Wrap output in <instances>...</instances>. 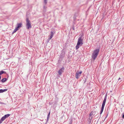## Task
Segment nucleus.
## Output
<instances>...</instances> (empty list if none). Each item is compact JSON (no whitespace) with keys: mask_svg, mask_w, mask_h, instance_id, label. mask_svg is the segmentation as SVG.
I'll list each match as a JSON object with an SVG mask.
<instances>
[{"mask_svg":"<svg viewBox=\"0 0 124 124\" xmlns=\"http://www.w3.org/2000/svg\"><path fill=\"white\" fill-rule=\"evenodd\" d=\"M83 36V34H81L80 35V37L78 39V42L76 46V49H78L79 47V46H81L83 44L82 42L83 38H82Z\"/></svg>","mask_w":124,"mask_h":124,"instance_id":"nucleus-1","label":"nucleus"},{"mask_svg":"<svg viewBox=\"0 0 124 124\" xmlns=\"http://www.w3.org/2000/svg\"><path fill=\"white\" fill-rule=\"evenodd\" d=\"M100 51V49H96L93 51L92 55V58L93 61L95 60L98 56Z\"/></svg>","mask_w":124,"mask_h":124,"instance_id":"nucleus-2","label":"nucleus"},{"mask_svg":"<svg viewBox=\"0 0 124 124\" xmlns=\"http://www.w3.org/2000/svg\"><path fill=\"white\" fill-rule=\"evenodd\" d=\"M107 96V94H106L105 95V96L104 98V100L103 101V103L102 105L101 108L100 112V115L102 113L103 111L105 105V103L106 102V100Z\"/></svg>","mask_w":124,"mask_h":124,"instance_id":"nucleus-3","label":"nucleus"},{"mask_svg":"<svg viewBox=\"0 0 124 124\" xmlns=\"http://www.w3.org/2000/svg\"><path fill=\"white\" fill-rule=\"evenodd\" d=\"M10 115V114H8L5 115L4 116L2 117L0 120V124L2 123L3 121L9 117Z\"/></svg>","mask_w":124,"mask_h":124,"instance_id":"nucleus-4","label":"nucleus"},{"mask_svg":"<svg viewBox=\"0 0 124 124\" xmlns=\"http://www.w3.org/2000/svg\"><path fill=\"white\" fill-rule=\"evenodd\" d=\"M26 27L28 29L30 28L31 27L30 22L28 18H27L26 20Z\"/></svg>","mask_w":124,"mask_h":124,"instance_id":"nucleus-5","label":"nucleus"},{"mask_svg":"<svg viewBox=\"0 0 124 124\" xmlns=\"http://www.w3.org/2000/svg\"><path fill=\"white\" fill-rule=\"evenodd\" d=\"M55 33L54 31H51L50 34L48 36L49 38L47 39L48 42L51 39Z\"/></svg>","mask_w":124,"mask_h":124,"instance_id":"nucleus-6","label":"nucleus"},{"mask_svg":"<svg viewBox=\"0 0 124 124\" xmlns=\"http://www.w3.org/2000/svg\"><path fill=\"white\" fill-rule=\"evenodd\" d=\"M22 24L21 23H17V26L16 27L15 29H14V31H17L19 29L22 27Z\"/></svg>","mask_w":124,"mask_h":124,"instance_id":"nucleus-7","label":"nucleus"},{"mask_svg":"<svg viewBox=\"0 0 124 124\" xmlns=\"http://www.w3.org/2000/svg\"><path fill=\"white\" fill-rule=\"evenodd\" d=\"M82 73V71H81L80 72L77 71L76 74L75 78L76 79H78L79 77L81 76Z\"/></svg>","mask_w":124,"mask_h":124,"instance_id":"nucleus-8","label":"nucleus"},{"mask_svg":"<svg viewBox=\"0 0 124 124\" xmlns=\"http://www.w3.org/2000/svg\"><path fill=\"white\" fill-rule=\"evenodd\" d=\"M64 70V67L60 69L58 71L59 74L60 75H61L62 73L63 72V71Z\"/></svg>","mask_w":124,"mask_h":124,"instance_id":"nucleus-9","label":"nucleus"},{"mask_svg":"<svg viewBox=\"0 0 124 124\" xmlns=\"http://www.w3.org/2000/svg\"><path fill=\"white\" fill-rule=\"evenodd\" d=\"M8 79L6 78H4L3 79H2L1 80L0 82H1L2 83H4L5 82L7 81L8 80Z\"/></svg>","mask_w":124,"mask_h":124,"instance_id":"nucleus-10","label":"nucleus"},{"mask_svg":"<svg viewBox=\"0 0 124 124\" xmlns=\"http://www.w3.org/2000/svg\"><path fill=\"white\" fill-rule=\"evenodd\" d=\"M7 90V89H0V93H2L3 92H5Z\"/></svg>","mask_w":124,"mask_h":124,"instance_id":"nucleus-11","label":"nucleus"},{"mask_svg":"<svg viewBox=\"0 0 124 124\" xmlns=\"http://www.w3.org/2000/svg\"><path fill=\"white\" fill-rule=\"evenodd\" d=\"M6 72L3 70H1L0 71V75H1L3 73H5Z\"/></svg>","mask_w":124,"mask_h":124,"instance_id":"nucleus-12","label":"nucleus"},{"mask_svg":"<svg viewBox=\"0 0 124 124\" xmlns=\"http://www.w3.org/2000/svg\"><path fill=\"white\" fill-rule=\"evenodd\" d=\"M87 120L88 121V123L89 124H90L91 123L92 120L90 119H89V118L87 119Z\"/></svg>","mask_w":124,"mask_h":124,"instance_id":"nucleus-13","label":"nucleus"},{"mask_svg":"<svg viewBox=\"0 0 124 124\" xmlns=\"http://www.w3.org/2000/svg\"><path fill=\"white\" fill-rule=\"evenodd\" d=\"M93 115V112H91L89 114V116H92V115Z\"/></svg>","mask_w":124,"mask_h":124,"instance_id":"nucleus-14","label":"nucleus"},{"mask_svg":"<svg viewBox=\"0 0 124 124\" xmlns=\"http://www.w3.org/2000/svg\"><path fill=\"white\" fill-rule=\"evenodd\" d=\"M93 117V116H89V118L91 120H92V118Z\"/></svg>","mask_w":124,"mask_h":124,"instance_id":"nucleus-15","label":"nucleus"},{"mask_svg":"<svg viewBox=\"0 0 124 124\" xmlns=\"http://www.w3.org/2000/svg\"><path fill=\"white\" fill-rule=\"evenodd\" d=\"M50 114V111L48 114L47 117H49Z\"/></svg>","mask_w":124,"mask_h":124,"instance_id":"nucleus-16","label":"nucleus"},{"mask_svg":"<svg viewBox=\"0 0 124 124\" xmlns=\"http://www.w3.org/2000/svg\"><path fill=\"white\" fill-rule=\"evenodd\" d=\"M47 0H44V3L45 4H46L47 3Z\"/></svg>","mask_w":124,"mask_h":124,"instance_id":"nucleus-17","label":"nucleus"},{"mask_svg":"<svg viewBox=\"0 0 124 124\" xmlns=\"http://www.w3.org/2000/svg\"><path fill=\"white\" fill-rule=\"evenodd\" d=\"M0 104H4V105L6 104L5 103H4L3 102H0Z\"/></svg>","mask_w":124,"mask_h":124,"instance_id":"nucleus-18","label":"nucleus"},{"mask_svg":"<svg viewBox=\"0 0 124 124\" xmlns=\"http://www.w3.org/2000/svg\"><path fill=\"white\" fill-rule=\"evenodd\" d=\"M49 117H47V119H46V123H47V122H48V120H49Z\"/></svg>","mask_w":124,"mask_h":124,"instance_id":"nucleus-19","label":"nucleus"},{"mask_svg":"<svg viewBox=\"0 0 124 124\" xmlns=\"http://www.w3.org/2000/svg\"><path fill=\"white\" fill-rule=\"evenodd\" d=\"M122 118L124 119V114H123L122 116Z\"/></svg>","mask_w":124,"mask_h":124,"instance_id":"nucleus-20","label":"nucleus"},{"mask_svg":"<svg viewBox=\"0 0 124 124\" xmlns=\"http://www.w3.org/2000/svg\"><path fill=\"white\" fill-rule=\"evenodd\" d=\"M72 122V120L71 121H70V123H69V124H71Z\"/></svg>","mask_w":124,"mask_h":124,"instance_id":"nucleus-21","label":"nucleus"},{"mask_svg":"<svg viewBox=\"0 0 124 124\" xmlns=\"http://www.w3.org/2000/svg\"><path fill=\"white\" fill-rule=\"evenodd\" d=\"M86 79H85V80L84 81V83H85L86 82Z\"/></svg>","mask_w":124,"mask_h":124,"instance_id":"nucleus-22","label":"nucleus"},{"mask_svg":"<svg viewBox=\"0 0 124 124\" xmlns=\"http://www.w3.org/2000/svg\"><path fill=\"white\" fill-rule=\"evenodd\" d=\"M16 32V31H13V32L12 33V34H13L14 33H15V32Z\"/></svg>","mask_w":124,"mask_h":124,"instance_id":"nucleus-23","label":"nucleus"},{"mask_svg":"<svg viewBox=\"0 0 124 124\" xmlns=\"http://www.w3.org/2000/svg\"><path fill=\"white\" fill-rule=\"evenodd\" d=\"M121 79L120 78H119L118 79V80L119 81V80H120Z\"/></svg>","mask_w":124,"mask_h":124,"instance_id":"nucleus-24","label":"nucleus"},{"mask_svg":"<svg viewBox=\"0 0 124 124\" xmlns=\"http://www.w3.org/2000/svg\"><path fill=\"white\" fill-rule=\"evenodd\" d=\"M107 116L105 118H106L107 117Z\"/></svg>","mask_w":124,"mask_h":124,"instance_id":"nucleus-25","label":"nucleus"},{"mask_svg":"<svg viewBox=\"0 0 124 124\" xmlns=\"http://www.w3.org/2000/svg\"><path fill=\"white\" fill-rule=\"evenodd\" d=\"M44 8H45V7H44Z\"/></svg>","mask_w":124,"mask_h":124,"instance_id":"nucleus-26","label":"nucleus"},{"mask_svg":"<svg viewBox=\"0 0 124 124\" xmlns=\"http://www.w3.org/2000/svg\"><path fill=\"white\" fill-rule=\"evenodd\" d=\"M73 30H74V29H73Z\"/></svg>","mask_w":124,"mask_h":124,"instance_id":"nucleus-27","label":"nucleus"},{"mask_svg":"<svg viewBox=\"0 0 124 124\" xmlns=\"http://www.w3.org/2000/svg\"><path fill=\"white\" fill-rule=\"evenodd\" d=\"M123 114H124V113Z\"/></svg>","mask_w":124,"mask_h":124,"instance_id":"nucleus-28","label":"nucleus"}]
</instances>
